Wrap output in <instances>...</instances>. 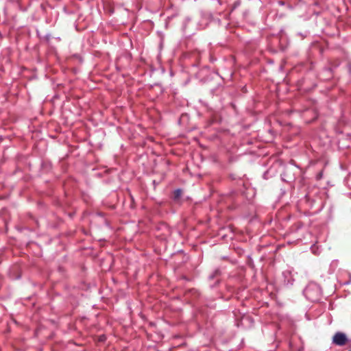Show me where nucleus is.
Returning <instances> with one entry per match:
<instances>
[{"label":"nucleus","mask_w":351,"mask_h":351,"mask_svg":"<svg viewBox=\"0 0 351 351\" xmlns=\"http://www.w3.org/2000/svg\"><path fill=\"white\" fill-rule=\"evenodd\" d=\"M181 193H182V191L180 189H178V190L175 191V192H174L175 197L178 198L181 195Z\"/></svg>","instance_id":"f03ea898"},{"label":"nucleus","mask_w":351,"mask_h":351,"mask_svg":"<svg viewBox=\"0 0 351 351\" xmlns=\"http://www.w3.org/2000/svg\"><path fill=\"white\" fill-rule=\"evenodd\" d=\"M332 341L337 346H344L348 341V339L345 334L337 332L333 337Z\"/></svg>","instance_id":"f257e3e1"}]
</instances>
